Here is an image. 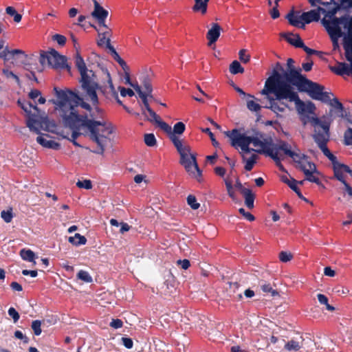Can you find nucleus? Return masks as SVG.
<instances>
[{
  "label": "nucleus",
  "instance_id": "nucleus-1",
  "mask_svg": "<svg viewBox=\"0 0 352 352\" xmlns=\"http://www.w3.org/2000/svg\"><path fill=\"white\" fill-rule=\"evenodd\" d=\"M85 94L80 97L69 90L54 88L56 99L51 100L54 104L57 116L72 127L84 124L90 131L91 140L98 145L96 153L102 154L110 142L113 131L111 124L107 123L103 116L104 111L99 106L96 90L98 83L82 85Z\"/></svg>",
  "mask_w": 352,
  "mask_h": 352
},
{
  "label": "nucleus",
  "instance_id": "nucleus-2",
  "mask_svg": "<svg viewBox=\"0 0 352 352\" xmlns=\"http://www.w3.org/2000/svg\"><path fill=\"white\" fill-rule=\"evenodd\" d=\"M230 138L231 145L239 150L242 161L245 164V169L250 171L256 163L258 155L256 153H266L268 140L260 133L250 135L248 133H240L236 129L225 132Z\"/></svg>",
  "mask_w": 352,
  "mask_h": 352
},
{
  "label": "nucleus",
  "instance_id": "nucleus-3",
  "mask_svg": "<svg viewBox=\"0 0 352 352\" xmlns=\"http://www.w3.org/2000/svg\"><path fill=\"white\" fill-rule=\"evenodd\" d=\"M282 85H289L280 80L278 76L276 74L274 76H270L266 80L264 88L261 91V94L266 96L269 100L270 106L267 108L280 117H283L287 111L290 109L289 105L283 101H287L286 98H279L277 94L272 90L274 89V87L276 88Z\"/></svg>",
  "mask_w": 352,
  "mask_h": 352
},
{
  "label": "nucleus",
  "instance_id": "nucleus-4",
  "mask_svg": "<svg viewBox=\"0 0 352 352\" xmlns=\"http://www.w3.org/2000/svg\"><path fill=\"white\" fill-rule=\"evenodd\" d=\"M274 88L272 90L277 94L279 98H286L288 102H294L296 111L300 116H303L302 120L304 124L307 122H310L309 120L311 117L306 116V115L314 114L316 107L313 102L302 101L296 89L290 85H282L278 87Z\"/></svg>",
  "mask_w": 352,
  "mask_h": 352
},
{
  "label": "nucleus",
  "instance_id": "nucleus-5",
  "mask_svg": "<svg viewBox=\"0 0 352 352\" xmlns=\"http://www.w3.org/2000/svg\"><path fill=\"white\" fill-rule=\"evenodd\" d=\"M18 103L21 108L29 114L27 126L32 131L39 134L41 130L52 131L56 126L54 122L50 121L47 117H39L37 115L30 114L31 109L38 111L36 106L32 105L30 103L21 104L19 100Z\"/></svg>",
  "mask_w": 352,
  "mask_h": 352
},
{
  "label": "nucleus",
  "instance_id": "nucleus-6",
  "mask_svg": "<svg viewBox=\"0 0 352 352\" xmlns=\"http://www.w3.org/2000/svg\"><path fill=\"white\" fill-rule=\"evenodd\" d=\"M265 151L266 154L270 156L275 161L276 165L281 170L283 169V166L280 162L284 160L285 155L289 156L294 160L295 156L298 154V153L292 150L290 144L283 141L274 145L271 148H269L267 146Z\"/></svg>",
  "mask_w": 352,
  "mask_h": 352
},
{
  "label": "nucleus",
  "instance_id": "nucleus-7",
  "mask_svg": "<svg viewBox=\"0 0 352 352\" xmlns=\"http://www.w3.org/2000/svg\"><path fill=\"white\" fill-rule=\"evenodd\" d=\"M293 161L296 164L297 168L304 173L306 180L316 184L320 183L319 173L316 170V167L314 164L308 160L306 155L298 153Z\"/></svg>",
  "mask_w": 352,
  "mask_h": 352
},
{
  "label": "nucleus",
  "instance_id": "nucleus-8",
  "mask_svg": "<svg viewBox=\"0 0 352 352\" xmlns=\"http://www.w3.org/2000/svg\"><path fill=\"white\" fill-rule=\"evenodd\" d=\"M352 20V16H342L341 17H333L331 19L324 17L321 23L325 28L328 34L330 35L342 36V30L340 25H343L344 28L346 30V33L349 34V23Z\"/></svg>",
  "mask_w": 352,
  "mask_h": 352
},
{
  "label": "nucleus",
  "instance_id": "nucleus-9",
  "mask_svg": "<svg viewBox=\"0 0 352 352\" xmlns=\"http://www.w3.org/2000/svg\"><path fill=\"white\" fill-rule=\"evenodd\" d=\"M299 91L307 92L314 100L326 103L331 102L330 93L324 92V87L308 79L304 81Z\"/></svg>",
  "mask_w": 352,
  "mask_h": 352
},
{
  "label": "nucleus",
  "instance_id": "nucleus-10",
  "mask_svg": "<svg viewBox=\"0 0 352 352\" xmlns=\"http://www.w3.org/2000/svg\"><path fill=\"white\" fill-rule=\"evenodd\" d=\"M310 122L314 127V138L318 146L327 144L329 139V124L326 122H321L317 118L313 117L310 118Z\"/></svg>",
  "mask_w": 352,
  "mask_h": 352
},
{
  "label": "nucleus",
  "instance_id": "nucleus-11",
  "mask_svg": "<svg viewBox=\"0 0 352 352\" xmlns=\"http://www.w3.org/2000/svg\"><path fill=\"white\" fill-rule=\"evenodd\" d=\"M40 63L42 65H48L54 68L67 67L66 58L52 50L41 55Z\"/></svg>",
  "mask_w": 352,
  "mask_h": 352
},
{
  "label": "nucleus",
  "instance_id": "nucleus-12",
  "mask_svg": "<svg viewBox=\"0 0 352 352\" xmlns=\"http://www.w3.org/2000/svg\"><path fill=\"white\" fill-rule=\"evenodd\" d=\"M276 74L278 76L280 80L288 83L292 87H294H294H296L298 90L300 89L301 85L304 83V81H306L307 80V78L302 76L300 74V72L295 69V68H291V69H288V72H285L283 75H281L276 71H274L271 76H274Z\"/></svg>",
  "mask_w": 352,
  "mask_h": 352
},
{
  "label": "nucleus",
  "instance_id": "nucleus-13",
  "mask_svg": "<svg viewBox=\"0 0 352 352\" xmlns=\"http://www.w3.org/2000/svg\"><path fill=\"white\" fill-rule=\"evenodd\" d=\"M161 129L167 134L174 146L185 142L184 140L179 138V136L183 134L186 129V126L182 122L176 123L173 128L165 122L162 124Z\"/></svg>",
  "mask_w": 352,
  "mask_h": 352
},
{
  "label": "nucleus",
  "instance_id": "nucleus-14",
  "mask_svg": "<svg viewBox=\"0 0 352 352\" xmlns=\"http://www.w3.org/2000/svg\"><path fill=\"white\" fill-rule=\"evenodd\" d=\"M102 72L107 82L100 87V89L106 98L118 99V93L113 85L110 74L107 69H102Z\"/></svg>",
  "mask_w": 352,
  "mask_h": 352
},
{
  "label": "nucleus",
  "instance_id": "nucleus-15",
  "mask_svg": "<svg viewBox=\"0 0 352 352\" xmlns=\"http://www.w3.org/2000/svg\"><path fill=\"white\" fill-rule=\"evenodd\" d=\"M351 0H340V3H335V6H329L328 10L319 7V10L324 14V17L331 19L336 17L335 15L341 10L342 7L344 9L352 8Z\"/></svg>",
  "mask_w": 352,
  "mask_h": 352
},
{
  "label": "nucleus",
  "instance_id": "nucleus-16",
  "mask_svg": "<svg viewBox=\"0 0 352 352\" xmlns=\"http://www.w3.org/2000/svg\"><path fill=\"white\" fill-rule=\"evenodd\" d=\"M181 164L184 167L188 175L198 181L200 180L201 176V171L198 167V164L196 160V156L192 157L191 160L182 162Z\"/></svg>",
  "mask_w": 352,
  "mask_h": 352
},
{
  "label": "nucleus",
  "instance_id": "nucleus-17",
  "mask_svg": "<svg viewBox=\"0 0 352 352\" xmlns=\"http://www.w3.org/2000/svg\"><path fill=\"white\" fill-rule=\"evenodd\" d=\"M333 165L335 177L337 178V179L340 181L346 188V184H349L345 181L346 174L351 173V170L349 168V166L342 164H340L336 161L333 163Z\"/></svg>",
  "mask_w": 352,
  "mask_h": 352
},
{
  "label": "nucleus",
  "instance_id": "nucleus-18",
  "mask_svg": "<svg viewBox=\"0 0 352 352\" xmlns=\"http://www.w3.org/2000/svg\"><path fill=\"white\" fill-rule=\"evenodd\" d=\"M175 147L179 154L180 164L196 156V154L191 151L190 146L186 142L175 145Z\"/></svg>",
  "mask_w": 352,
  "mask_h": 352
},
{
  "label": "nucleus",
  "instance_id": "nucleus-19",
  "mask_svg": "<svg viewBox=\"0 0 352 352\" xmlns=\"http://www.w3.org/2000/svg\"><path fill=\"white\" fill-rule=\"evenodd\" d=\"M222 28L221 26L216 23L211 24V28L208 30L206 34V38L208 39V45L212 47L220 36Z\"/></svg>",
  "mask_w": 352,
  "mask_h": 352
},
{
  "label": "nucleus",
  "instance_id": "nucleus-20",
  "mask_svg": "<svg viewBox=\"0 0 352 352\" xmlns=\"http://www.w3.org/2000/svg\"><path fill=\"white\" fill-rule=\"evenodd\" d=\"M36 142L42 146L47 148L58 150L60 148L59 143L54 141L47 134H41L36 138Z\"/></svg>",
  "mask_w": 352,
  "mask_h": 352
},
{
  "label": "nucleus",
  "instance_id": "nucleus-21",
  "mask_svg": "<svg viewBox=\"0 0 352 352\" xmlns=\"http://www.w3.org/2000/svg\"><path fill=\"white\" fill-rule=\"evenodd\" d=\"M94 9L91 12V16L96 19L98 22L105 21L108 16V11L104 10L96 0H94Z\"/></svg>",
  "mask_w": 352,
  "mask_h": 352
},
{
  "label": "nucleus",
  "instance_id": "nucleus-22",
  "mask_svg": "<svg viewBox=\"0 0 352 352\" xmlns=\"http://www.w3.org/2000/svg\"><path fill=\"white\" fill-rule=\"evenodd\" d=\"M321 11L319 10V7L316 10H311L309 12H303L301 14L302 20L305 23H309L312 21H318L320 18Z\"/></svg>",
  "mask_w": 352,
  "mask_h": 352
},
{
  "label": "nucleus",
  "instance_id": "nucleus-23",
  "mask_svg": "<svg viewBox=\"0 0 352 352\" xmlns=\"http://www.w3.org/2000/svg\"><path fill=\"white\" fill-rule=\"evenodd\" d=\"M246 106L249 111L254 113H259L262 107L259 104V100L255 98L253 95L248 94V98L245 99Z\"/></svg>",
  "mask_w": 352,
  "mask_h": 352
},
{
  "label": "nucleus",
  "instance_id": "nucleus-24",
  "mask_svg": "<svg viewBox=\"0 0 352 352\" xmlns=\"http://www.w3.org/2000/svg\"><path fill=\"white\" fill-rule=\"evenodd\" d=\"M152 75L151 72H148L147 70H144L141 74L140 80L143 85L144 92L147 93V94L151 95L152 93V86L151 84V76Z\"/></svg>",
  "mask_w": 352,
  "mask_h": 352
},
{
  "label": "nucleus",
  "instance_id": "nucleus-25",
  "mask_svg": "<svg viewBox=\"0 0 352 352\" xmlns=\"http://www.w3.org/2000/svg\"><path fill=\"white\" fill-rule=\"evenodd\" d=\"M80 74L81 76V85L85 86L86 85L96 84L94 80V73L91 70L87 68L84 72H81Z\"/></svg>",
  "mask_w": 352,
  "mask_h": 352
},
{
  "label": "nucleus",
  "instance_id": "nucleus-26",
  "mask_svg": "<svg viewBox=\"0 0 352 352\" xmlns=\"http://www.w3.org/2000/svg\"><path fill=\"white\" fill-rule=\"evenodd\" d=\"M287 19L289 21V23L295 27H299L304 28L305 24L302 22L301 15L298 16L295 14L294 11L292 10L286 16Z\"/></svg>",
  "mask_w": 352,
  "mask_h": 352
},
{
  "label": "nucleus",
  "instance_id": "nucleus-27",
  "mask_svg": "<svg viewBox=\"0 0 352 352\" xmlns=\"http://www.w3.org/2000/svg\"><path fill=\"white\" fill-rule=\"evenodd\" d=\"M63 124L66 126H68L72 130V135H71V138H67V136L65 135H63V138H67L68 140H69L71 142H72L74 143V144L75 145H78L77 144V142H76V139L80 135V129L81 126H85L87 128V126L86 125H84V124H78L77 126H74V127H72L71 126L68 125V124H66L64 122L63 120H62L61 118H60Z\"/></svg>",
  "mask_w": 352,
  "mask_h": 352
},
{
  "label": "nucleus",
  "instance_id": "nucleus-28",
  "mask_svg": "<svg viewBox=\"0 0 352 352\" xmlns=\"http://www.w3.org/2000/svg\"><path fill=\"white\" fill-rule=\"evenodd\" d=\"M210 0H195V5L192 10L195 12H199L204 15L207 12L208 4Z\"/></svg>",
  "mask_w": 352,
  "mask_h": 352
},
{
  "label": "nucleus",
  "instance_id": "nucleus-29",
  "mask_svg": "<svg viewBox=\"0 0 352 352\" xmlns=\"http://www.w3.org/2000/svg\"><path fill=\"white\" fill-rule=\"evenodd\" d=\"M301 349H303L305 352H313L316 349V344L313 340L310 338H300Z\"/></svg>",
  "mask_w": 352,
  "mask_h": 352
},
{
  "label": "nucleus",
  "instance_id": "nucleus-30",
  "mask_svg": "<svg viewBox=\"0 0 352 352\" xmlns=\"http://www.w3.org/2000/svg\"><path fill=\"white\" fill-rule=\"evenodd\" d=\"M20 256L23 260L32 263L33 266L36 265V262L35 259L36 256L32 250L29 249H22L20 251Z\"/></svg>",
  "mask_w": 352,
  "mask_h": 352
},
{
  "label": "nucleus",
  "instance_id": "nucleus-31",
  "mask_svg": "<svg viewBox=\"0 0 352 352\" xmlns=\"http://www.w3.org/2000/svg\"><path fill=\"white\" fill-rule=\"evenodd\" d=\"M245 198V204L246 206L252 209L254 207V195L252 193L251 190H243L242 194Z\"/></svg>",
  "mask_w": 352,
  "mask_h": 352
},
{
  "label": "nucleus",
  "instance_id": "nucleus-32",
  "mask_svg": "<svg viewBox=\"0 0 352 352\" xmlns=\"http://www.w3.org/2000/svg\"><path fill=\"white\" fill-rule=\"evenodd\" d=\"M286 40L292 45L300 47V46H302V41L301 40L300 37L298 34H287L285 36Z\"/></svg>",
  "mask_w": 352,
  "mask_h": 352
},
{
  "label": "nucleus",
  "instance_id": "nucleus-33",
  "mask_svg": "<svg viewBox=\"0 0 352 352\" xmlns=\"http://www.w3.org/2000/svg\"><path fill=\"white\" fill-rule=\"evenodd\" d=\"M68 241L72 245L78 246L80 245H85L87 243V239L84 236L76 233L74 236H69Z\"/></svg>",
  "mask_w": 352,
  "mask_h": 352
},
{
  "label": "nucleus",
  "instance_id": "nucleus-34",
  "mask_svg": "<svg viewBox=\"0 0 352 352\" xmlns=\"http://www.w3.org/2000/svg\"><path fill=\"white\" fill-rule=\"evenodd\" d=\"M98 35L108 36L111 32V28L105 23V21L98 22V26H94Z\"/></svg>",
  "mask_w": 352,
  "mask_h": 352
},
{
  "label": "nucleus",
  "instance_id": "nucleus-35",
  "mask_svg": "<svg viewBox=\"0 0 352 352\" xmlns=\"http://www.w3.org/2000/svg\"><path fill=\"white\" fill-rule=\"evenodd\" d=\"M146 111L150 115L151 118H147V120L150 122H155L160 129L162 128V124H164L165 122L162 121L160 117L156 114L155 111H153L151 108L147 109Z\"/></svg>",
  "mask_w": 352,
  "mask_h": 352
},
{
  "label": "nucleus",
  "instance_id": "nucleus-36",
  "mask_svg": "<svg viewBox=\"0 0 352 352\" xmlns=\"http://www.w3.org/2000/svg\"><path fill=\"white\" fill-rule=\"evenodd\" d=\"M230 72L232 74H243L244 72L243 67L241 65L240 63L237 60H234L230 65L229 67Z\"/></svg>",
  "mask_w": 352,
  "mask_h": 352
},
{
  "label": "nucleus",
  "instance_id": "nucleus-37",
  "mask_svg": "<svg viewBox=\"0 0 352 352\" xmlns=\"http://www.w3.org/2000/svg\"><path fill=\"white\" fill-rule=\"evenodd\" d=\"M317 298H318V300L320 302V304L325 305L326 309L328 311H335V307L329 304V299L325 295L322 294H318L317 295Z\"/></svg>",
  "mask_w": 352,
  "mask_h": 352
},
{
  "label": "nucleus",
  "instance_id": "nucleus-38",
  "mask_svg": "<svg viewBox=\"0 0 352 352\" xmlns=\"http://www.w3.org/2000/svg\"><path fill=\"white\" fill-rule=\"evenodd\" d=\"M285 349L288 351H298L300 349H301L300 345V341H296L294 340H292L287 342L285 345Z\"/></svg>",
  "mask_w": 352,
  "mask_h": 352
},
{
  "label": "nucleus",
  "instance_id": "nucleus-39",
  "mask_svg": "<svg viewBox=\"0 0 352 352\" xmlns=\"http://www.w3.org/2000/svg\"><path fill=\"white\" fill-rule=\"evenodd\" d=\"M225 184L228 191V195L234 201L236 200V195L233 189L232 182L229 177L224 179Z\"/></svg>",
  "mask_w": 352,
  "mask_h": 352
},
{
  "label": "nucleus",
  "instance_id": "nucleus-40",
  "mask_svg": "<svg viewBox=\"0 0 352 352\" xmlns=\"http://www.w3.org/2000/svg\"><path fill=\"white\" fill-rule=\"evenodd\" d=\"M77 278L85 283H91L93 279L91 276L86 271L80 270L77 274Z\"/></svg>",
  "mask_w": 352,
  "mask_h": 352
},
{
  "label": "nucleus",
  "instance_id": "nucleus-41",
  "mask_svg": "<svg viewBox=\"0 0 352 352\" xmlns=\"http://www.w3.org/2000/svg\"><path fill=\"white\" fill-rule=\"evenodd\" d=\"M76 66L80 73L81 72H84L87 69L84 60L78 54H77L76 56Z\"/></svg>",
  "mask_w": 352,
  "mask_h": 352
},
{
  "label": "nucleus",
  "instance_id": "nucleus-42",
  "mask_svg": "<svg viewBox=\"0 0 352 352\" xmlns=\"http://www.w3.org/2000/svg\"><path fill=\"white\" fill-rule=\"evenodd\" d=\"M144 142L148 146H154L157 141L153 133H147L144 135Z\"/></svg>",
  "mask_w": 352,
  "mask_h": 352
},
{
  "label": "nucleus",
  "instance_id": "nucleus-43",
  "mask_svg": "<svg viewBox=\"0 0 352 352\" xmlns=\"http://www.w3.org/2000/svg\"><path fill=\"white\" fill-rule=\"evenodd\" d=\"M261 288L263 292L270 293L272 296H279V293L274 289L270 284H263L261 286Z\"/></svg>",
  "mask_w": 352,
  "mask_h": 352
},
{
  "label": "nucleus",
  "instance_id": "nucleus-44",
  "mask_svg": "<svg viewBox=\"0 0 352 352\" xmlns=\"http://www.w3.org/2000/svg\"><path fill=\"white\" fill-rule=\"evenodd\" d=\"M239 58L243 63H248L250 60V55L248 54L247 50L242 49L239 52Z\"/></svg>",
  "mask_w": 352,
  "mask_h": 352
},
{
  "label": "nucleus",
  "instance_id": "nucleus-45",
  "mask_svg": "<svg viewBox=\"0 0 352 352\" xmlns=\"http://www.w3.org/2000/svg\"><path fill=\"white\" fill-rule=\"evenodd\" d=\"M187 203L193 210H197L199 208L200 204L197 201V199L194 195H190L187 197Z\"/></svg>",
  "mask_w": 352,
  "mask_h": 352
},
{
  "label": "nucleus",
  "instance_id": "nucleus-46",
  "mask_svg": "<svg viewBox=\"0 0 352 352\" xmlns=\"http://www.w3.org/2000/svg\"><path fill=\"white\" fill-rule=\"evenodd\" d=\"M3 74L4 76L8 79H12L14 80L18 85H20V80L19 78L14 74L12 72L4 69H3Z\"/></svg>",
  "mask_w": 352,
  "mask_h": 352
},
{
  "label": "nucleus",
  "instance_id": "nucleus-47",
  "mask_svg": "<svg viewBox=\"0 0 352 352\" xmlns=\"http://www.w3.org/2000/svg\"><path fill=\"white\" fill-rule=\"evenodd\" d=\"M324 155H326L333 163L336 161V157L331 153L330 151L325 144L318 146Z\"/></svg>",
  "mask_w": 352,
  "mask_h": 352
},
{
  "label": "nucleus",
  "instance_id": "nucleus-48",
  "mask_svg": "<svg viewBox=\"0 0 352 352\" xmlns=\"http://www.w3.org/2000/svg\"><path fill=\"white\" fill-rule=\"evenodd\" d=\"M282 181L287 184L293 190H297V181L294 179H289L287 176L282 177Z\"/></svg>",
  "mask_w": 352,
  "mask_h": 352
},
{
  "label": "nucleus",
  "instance_id": "nucleus-49",
  "mask_svg": "<svg viewBox=\"0 0 352 352\" xmlns=\"http://www.w3.org/2000/svg\"><path fill=\"white\" fill-rule=\"evenodd\" d=\"M112 33H110L108 36L106 35H98V44L100 46L106 45L111 42V37Z\"/></svg>",
  "mask_w": 352,
  "mask_h": 352
},
{
  "label": "nucleus",
  "instance_id": "nucleus-50",
  "mask_svg": "<svg viewBox=\"0 0 352 352\" xmlns=\"http://www.w3.org/2000/svg\"><path fill=\"white\" fill-rule=\"evenodd\" d=\"M76 186L80 188H85L87 190L91 189L92 188L91 182L89 179L78 181L76 183Z\"/></svg>",
  "mask_w": 352,
  "mask_h": 352
},
{
  "label": "nucleus",
  "instance_id": "nucleus-51",
  "mask_svg": "<svg viewBox=\"0 0 352 352\" xmlns=\"http://www.w3.org/2000/svg\"><path fill=\"white\" fill-rule=\"evenodd\" d=\"M344 142L346 145H352V129H348L344 135Z\"/></svg>",
  "mask_w": 352,
  "mask_h": 352
},
{
  "label": "nucleus",
  "instance_id": "nucleus-52",
  "mask_svg": "<svg viewBox=\"0 0 352 352\" xmlns=\"http://www.w3.org/2000/svg\"><path fill=\"white\" fill-rule=\"evenodd\" d=\"M41 322L40 320H34L32 323V329L34 333L36 336H39L41 333Z\"/></svg>",
  "mask_w": 352,
  "mask_h": 352
},
{
  "label": "nucleus",
  "instance_id": "nucleus-53",
  "mask_svg": "<svg viewBox=\"0 0 352 352\" xmlns=\"http://www.w3.org/2000/svg\"><path fill=\"white\" fill-rule=\"evenodd\" d=\"M293 258V255L292 253L290 252H281L280 254H279V259L282 261V262H288L289 261H291Z\"/></svg>",
  "mask_w": 352,
  "mask_h": 352
},
{
  "label": "nucleus",
  "instance_id": "nucleus-54",
  "mask_svg": "<svg viewBox=\"0 0 352 352\" xmlns=\"http://www.w3.org/2000/svg\"><path fill=\"white\" fill-rule=\"evenodd\" d=\"M112 56L113 59L119 63V65L122 67L123 69L127 68L126 62L120 56L117 52H113Z\"/></svg>",
  "mask_w": 352,
  "mask_h": 352
},
{
  "label": "nucleus",
  "instance_id": "nucleus-55",
  "mask_svg": "<svg viewBox=\"0 0 352 352\" xmlns=\"http://www.w3.org/2000/svg\"><path fill=\"white\" fill-rule=\"evenodd\" d=\"M7 54H8L7 58H9V60L10 58H14L15 56H19V55L23 56H25V54H24V52L22 50H11V51H9L8 50Z\"/></svg>",
  "mask_w": 352,
  "mask_h": 352
},
{
  "label": "nucleus",
  "instance_id": "nucleus-56",
  "mask_svg": "<svg viewBox=\"0 0 352 352\" xmlns=\"http://www.w3.org/2000/svg\"><path fill=\"white\" fill-rule=\"evenodd\" d=\"M8 47H4V41H0V58H3L5 60H9V58H7L8 54Z\"/></svg>",
  "mask_w": 352,
  "mask_h": 352
},
{
  "label": "nucleus",
  "instance_id": "nucleus-57",
  "mask_svg": "<svg viewBox=\"0 0 352 352\" xmlns=\"http://www.w3.org/2000/svg\"><path fill=\"white\" fill-rule=\"evenodd\" d=\"M139 96L142 100V102L144 103L146 111L147 109H150L151 107L149 106L147 98H148V97L152 98V94H151V95H148V94H147V93L144 92V93H140V96Z\"/></svg>",
  "mask_w": 352,
  "mask_h": 352
},
{
  "label": "nucleus",
  "instance_id": "nucleus-58",
  "mask_svg": "<svg viewBox=\"0 0 352 352\" xmlns=\"http://www.w3.org/2000/svg\"><path fill=\"white\" fill-rule=\"evenodd\" d=\"M1 217L6 222L9 223L12 221V213L11 210H3L1 212Z\"/></svg>",
  "mask_w": 352,
  "mask_h": 352
},
{
  "label": "nucleus",
  "instance_id": "nucleus-59",
  "mask_svg": "<svg viewBox=\"0 0 352 352\" xmlns=\"http://www.w3.org/2000/svg\"><path fill=\"white\" fill-rule=\"evenodd\" d=\"M119 89L120 91V94L122 97H125L126 96L132 97L134 96V91L131 89H126L124 87H120Z\"/></svg>",
  "mask_w": 352,
  "mask_h": 352
},
{
  "label": "nucleus",
  "instance_id": "nucleus-60",
  "mask_svg": "<svg viewBox=\"0 0 352 352\" xmlns=\"http://www.w3.org/2000/svg\"><path fill=\"white\" fill-rule=\"evenodd\" d=\"M8 314L13 318L14 322H16L19 319V314L13 307H10L8 310Z\"/></svg>",
  "mask_w": 352,
  "mask_h": 352
},
{
  "label": "nucleus",
  "instance_id": "nucleus-61",
  "mask_svg": "<svg viewBox=\"0 0 352 352\" xmlns=\"http://www.w3.org/2000/svg\"><path fill=\"white\" fill-rule=\"evenodd\" d=\"M110 326L113 329H120L123 326V322L120 319H113Z\"/></svg>",
  "mask_w": 352,
  "mask_h": 352
},
{
  "label": "nucleus",
  "instance_id": "nucleus-62",
  "mask_svg": "<svg viewBox=\"0 0 352 352\" xmlns=\"http://www.w3.org/2000/svg\"><path fill=\"white\" fill-rule=\"evenodd\" d=\"M53 39L60 45H63L66 42V38L60 34H55L53 36Z\"/></svg>",
  "mask_w": 352,
  "mask_h": 352
},
{
  "label": "nucleus",
  "instance_id": "nucleus-63",
  "mask_svg": "<svg viewBox=\"0 0 352 352\" xmlns=\"http://www.w3.org/2000/svg\"><path fill=\"white\" fill-rule=\"evenodd\" d=\"M122 342L126 349H131L133 347V340L129 338H122Z\"/></svg>",
  "mask_w": 352,
  "mask_h": 352
},
{
  "label": "nucleus",
  "instance_id": "nucleus-64",
  "mask_svg": "<svg viewBox=\"0 0 352 352\" xmlns=\"http://www.w3.org/2000/svg\"><path fill=\"white\" fill-rule=\"evenodd\" d=\"M239 211L246 219L250 221L254 220V216L250 212H246L243 208H240Z\"/></svg>",
  "mask_w": 352,
  "mask_h": 352
}]
</instances>
